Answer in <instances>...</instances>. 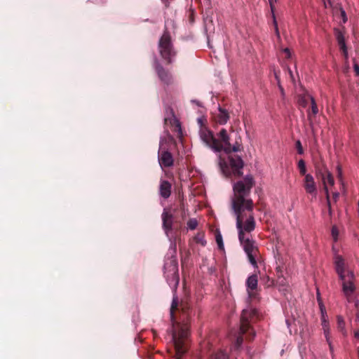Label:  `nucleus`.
Here are the masks:
<instances>
[{
  "mask_svg": "<svg viewBox=\"0 0 359 359\" xmlns=\"http://www.w3.org/2000/svg\"><path fill=\"white\" fill-rule=\"evenodd\" d=\"M253 210L254 207L231 209L236 219L239 241L248 256L250 263L255 268H257V259L259 256V248L255 241L249 235L246 234L251 233L256 227Z\"/></svg>",
  "mask_w": 359,
  "mask_h": 359,
  "instance_id": "1",
  "label": "nucleus"
},
{
  "mask_svg": "<svg viewBox=\"0 0 359 359\" xmlns=\"http://www.w3.org/2000/svg\"><path fill=\"white\" fill-rule=\"evenodd\" d=\"M178 310V302L173 299L170 307V318L172 322V336L177 359H181L187 352L186 341L189 335V325L187 322L181 323L175 320V313Z\"/></svg>",
  "mask_w": 359,
  "mask_h": 359,
  "instance_id": "2",
  "label": "nucleus"
},
{
  "mask_svg": "<svg viewBox=\"0 0 359 359\" xmlns=\"http://www.w3.org/2000/svg\"><path fill=\"white\" fill-rule=\"evenodd\" d=\"M240 142L238 140L236 141L233 145H231L229 143V147L228 146L225 148L224 151L226 154H229L228 162L224 159L219 157V165L221 171L226 177H240L243 175V168L244 165V163L242 158L236 154H231L232 151L237 152L241 151V137H238Z\"/></svg>",
  "mask_w": 359,
  "mask_h": 359,
  "instance_id": "3",
  "label": "nucleus"
},
{
  "mask_svg": "<svg viewBox=\"0 0 359 359\" xmlns=\"http://www.w3.org/2000/svg\"><path fill=\"white\" fill-rule=\"evenodd\" d=\"M255 185L252 175H246L243 179L238 180L233 185V196L231 198V207L251 208L254 203L250 198L251 189Z\"/></svg>",
  "mask_w": 359,
  "mask_h": 359,
  "instance_id": "4",
  "label": "nucleus"
},
{
  "mask_svg": "<svg viewBox=\"0 0 359 359\" xmlns=\"http://www.w3.org/2000/svg\"><path fill=\"white\" fill-rule=\"evenodd\" d=\"M259 318L257 310L248 306L242 311L239 332L236 337L235 347L239 348L243 341V335H246V339L251 341L255 336V332L251 326V323L255 322Z\"/></svg>",
  "mask_w": 359,
  "mask_h": 359,
  "instance_id": "5",
  "label": "nucleus"
},
{
  "mask_svg": "<svg viewBox=\"0 0 359 359\" xmlns=\"http://www.w3.org/2000/svg\"><path fill=\"white\" fill-rule=\"evenodd\" d=\"M217 139L212 132L208 128H202L200 131L201 140L215 152L224 151L225 148L229 147V136L226 129L222 128L217 134Z\"/></svg>",
  "mask_w": 359,
  "mask_h": 359,
  "instance_id": "6",
  "label": "nucleus"
},
{
  "mask_svg": "<svg viewBox=\"0 0 359 359\" xmlns=\"http://www.w3.org/2000/svg\"><path fill=\"white\" fill-rule=\"evenodd\" d=\"M158 50L161 58L165 62L166 65L172 63L174 58L177 55V51L172 44L170 34L167 29L164 31L158 41Z\"/></svg>",
  "mask_w": 359,
  "mask_h": 359,
  "instance_id": "7",
  "label": "nucleus"
},
{
  "mask_svg": "<svg viewBox=\"0 0 359 359\" xmlns=\"http://www.w3.org/2000/svg\"><path fill=\"white\" fill-rule=\"evenodd\" d=\"M164 276L170 287L176 290L180 277L178 273V262L175 257H171L165 259L164 266Z\"/></svg>",
  "mask_w": 359,
  "mask_h": 359,
  "instance_id": "8",
  "label": "nucleus"
},
{
  "mask_svg": "<svg viewBox=\"0 0 359 359\" xmlns=\"http://www.w3.org/2000/svg\"><path fill=\"white\" fill-rule=\"evenodd\" d=\"M342 281V291L346 298H349L355 291V285L354 283L355 276L352 271H347L346 275L344 276Z\"/></svg>",
  "mask_w": 359,
  "mask_h": 359,
  "instance_id": "9",
  "label": "nucleus"
},
{
  "mask_svg": "<svg viewBox=\"0 0 359 359\" xmlns=\"http://www.w3.org/2000/svg\"><path fill=\"white\" fill-rule=\"evenodd\" d=\"M155 70L159 79L165 85H170L172 83V76L171 73L165 69L158 61L155 62Z\"/></svg>",
  "mask_w": 359,
  "mask_h": 359,
  "instance_id": "10",
  "label": "nucleus"
},
{
  "mask_svg": "<svg viewBox=\"0 0 359 359\" xmlns=\"http://www.w3.org/2000/svg\"><path fill=\"white\" fill-rule=\"evenodd\" d=\"M316 176L318 178H320L323 184L324 190L327 189V184H329L331 186L334 184V180L332 175V173L327 170V168L324 166L321 169H318L316 171Z\"/></svg>",
  "mask_w": 359,
  "mask_h": 359,
  "instance_id": "11",
  "label": "nucleus"
},
{
  "mask_svg": "<svg viewBox=\"0 0 359 359\" xmlns=\"http://www.w3.org/2000/svg\"><path fill=\"white\" fill-rule=\"evenodd\" d=\"M158 163L161 168H169L173 165L174 159L172 154L167 150H158Z\"/></svg>",
  "mask_w": 359,
  "mask_h": 359,
  "instance_id": "12",
  "label": "nucleus"
},
{
  "mask_svg": "<svg viewBox=\"0 0 359 359\" xmlns=\"http://www.w3.org/2000/svg\"><path fill=\"white\" fill-rule=\"evenodd\" d=\"M162 222H163V229H164L167 236L170 231L172 230V224H173V215L171 212L164 209L162 215H161Z\"/></svg>",
  "mask_w": 359,
  "mask_h": 359,
  "instance_id": "13",
  "label": "nucleus"
},
{
  "mask_svg": "<svg viewBox=\"0 0 359 359\" xmlns=\"http://www.w3.org/2000/svg\"><path fill=\"white\" fill-rule=\"evenodd\" d=\"M304 188L307 194L316 196L317 194V187L313 177L311 174H307L304 179Z\"/></svg>",
  "mask_w": 359,
  "mask_h": 359,
  "instance_id": "14",
  "label": "nucleus"
},
{
  "mask_svg": "<svg viewBox=\"0 0 359 359\" xmlns=\"http://www.w3.org/2000/svg\"><path fill=\"white\" fill-rule=\"evenodd\" d=\"M230 116L227 110L224 108L219 107L218 112L213 115L214 121L220 125H224L229 121Z\"/></svg>",
  "mask_w": 359,
  "mask_h": 359,
  "instance_id": "15",
  "label": "nucleus"
},
{
  "mask_svg": "<svg viewBox=\"0 0 359 359\" xmlns=\"http://www.w3.org/2000/svg\"><path fill=\"white\" fill-rule=\"evenodd\" d=\"M257 283L258 278L257 274H252L247 278L245 285L250 297H252L254 295L253 292L257 287Z\"/></svg>",
  "mask_w": 359,
  "mask_h": 359,
  "instance_id": "16",
  "label": "nucleus"
},
{
  "mask_svg": "<svg viewBox=\"0 0 359 359\" xmlns=\"http://www.w3.org/2000/svg\"><path fill=\"white\" fill-rule=\"evenodd\" d=\"M171 184L165 180H161L159 186V194L161 197L166 199L170 197L171 194Z\"/></svg>",
  "mask_w": 359,
  "mask_h": 359,
  "instance_id": "17",
  "label": "nucleus"
},
{
  "mask_svg": "<svg viewBox=\"0 0 359 359\" xmlns=\"http://www.w3.org/2000/svg\"><path fill=\"white\" fill-rule=\"evenodd\" d=\"M334 264L336 272L338 274L339 279H343L344 276L346 275L344 259L339 255L336 256L334 259Z\"/></svg>",
  "mask_w": 359,
  "mask_h": 359,
  "instance_id": "18",
  "label": "nucleus"
},
{
  "mask_svg": "<svg viewBox=\"0 0 359 359\" xmlns=\"http://www.w3.org/2000/svg\"><path fill=\"white\" fill-rule=\"evenodd\" d=\"M311 109L307 111L308 119L310 121V124H312L313 118L316 116L318 113V108L317 104L315 101V99H311Z\"/></svg>",
  "mask_w": 359,
  "mask_h": 359,
  "instance_id": "19",
  "label": "nucleus"
},
{
  "mask_svg": "<svg viewBox=\"0 0 359 359\" xmlns=\"http://www.w3.org/2000/svg\"><path fill=\"white\" fill-rule=\"evenodd\" d=\"M337 40L338 42V44L340 47V49L342 50L343 55L345 57H348V51L347 48L345 43V39L343 34L340 32H338L337 34Z\"/></svg>",
  "mask_w": 359,
  "mask_h": 359,
  "instance_id": "20",
  "label": "nucleus"
},
{
  "mask_svg": "<svg viewBox=\"0 0 359 359\" xmlns=\"http://www.w3.org/2000/svg\"><path fill=\"white\" fill-rule=\"evenodd\" d=\"M311 99H313L311 95L308 93H304L298 96L297 102L300 107L305 108L307 107L309 102H311Z\"/></svg>",
  "mask_w": 359,
  "mask_h": 359,
  "instance_id": "21",
  "label": "nucleus"
},
{
  "mask_svg": "<svg viewBox=\"0 0 359 359\" xmlns=\"http://www.w3.org/2000/svg\"><path fill=\"white\" fill-rule=\"evenodd\" d=\"M282 271L280 267L277 268L278 278L276 280V284L280 286H285L287 285L286 279L281 275Z\"/></svg>",
  "mask_w": 359,
  "mask_h": 359,
  "instance_id": "22",
  "label": "nucleus"
},
{
  "mask_svg": "<svg viewBox=\"0 0 359 359\" xmlns=\"http://www.w3.org/2000/svg\"><path fill=\"white\" fill-rule=\"evenodd\" d=\"M194 240L196 243L205 246L206 245V241L205 240V235L203 233H198L194 237Z\"/></svg>",
  "mask_w": 359,
  "mask_h": 359,
  "instance_id": "23",
  "label": "nucleus"
},
{
  "mask_svg": "<svg viewBox=\"0 0 359 359\" xmlns=\"http://www.w3.org/2000/svg\"><path fill=\"white\" fill-rule=\"evenodd\" d=\"M261 281L263 283L266 287H269L275 285V281L268 276L262 277Z\"/></svg>",
  "mask_w": 359,
  "mask_h": 359,
  "instance_id": "24",
  "label": "nucleus"
},
{
  "mask_svg": "<svg viewBox=\"0 0 359 359\" xmlns=\"http://www.w3.org/2000/svg\"><path fill=\"white\" fill-rule=\"evenodd\" d=\"M297 166L299 170L300 175L305 177L307 175L305 161L303 159L299 160Z\"/></svg>",
  "mask_w": 359,
  "mask_h": 359,
  "instance_id": "25",
  "label": "nucleus"
},
{
  "mask_svg": "<svg viewBox=\"0 0 359 359\" xmlns=\"http://www.w3.org/2000/svg\"><path fill=\"white\" fill-rule=\"evenodd\" d=\"M337 327L341 332L345 334V322L344 318L340 316H337Z\"/></svg>",
  "mask_w": 359,
  "mask_h": 359,
  "instance_id": "26",
  "label": "nucleus"
},
{
  "mask_svg": "<svg viewBox=\"0 0 359 359\" xmlns=\"http://www.w3.org/2000/svg\"><path fill=\"white\" fill-rule=\"evenodd\" d=\"M212 359H228V356L224 351H219L212 356Z\"/></svg>",
  "mask_w": 359,
  "mask_h": 359,
  "instance_id": "27",
  "label": "nucleus"
},
{
  "mask_svg": "<svg viewBox=\"0 0 359 359\" xmlns=\"http://www.w3.org/2000/svg\"><path fill=\"white\" fill-rule=\"evenodd\" d=\"M325 195H326V200H327V208H328V215H329V217L331 218L332 215V207H331V203H330L328 189H325Z\"/></svg>",
  "mask_w": 359,
  "mask_h": 359,
  "instance_id": "28",
  "label": "nucleus"
},
{
  "mask_svg": "<svg viewBox=\"0 0 359 359\" xmlns=\"http://www.w3.org/2000/svg\"><path fill=\"white\" fill-rule=\"evenodd\" d=\"M198 226V221L195 218H191L187 222V226L191 230H194Z\"/></svg>",
  "mask_w": 359,
  "mask_h": 359,
  "instance_id": "29",
  "label": "nucleus"
},
{
  "mask_svg": "<svg viewBox=\"0 0 359 359\" xmlns=\"http://www.w3.org/2000/svg\"><path fill=\"white\" fill-rule=\"evenodd\" d=\"M271 15H272V18H273V24L274 25L276 34L279 38L280 33H279V30H278V23H277V21L276 19L275 11H273V13H271Z\"/></svg>",
  "mask_w": 359,
  "mask_h": 359,
  "instance_id": "30",
  "label": "nucleus"
},
{
  "mask_svg": "<svg viewBox=\"0 0 359 359\" xmlns=\"http://www.w3.org/2000/svg\"><path fill=\"white\" fill-rule=\"evenodd\" d=\"M216 242L217 243V245H218V248L219 249H223L224 248V244H223V241H222V237L220 234H218L216 236Z\"/></svg>",
  "mask_w": 359,
  "mask_h": 359,
  "instance_id": "31",
  "label": "nucleus"
},
{
  "mask_svg": "<svg viewBox=\"0 0 359 359\" xmlns=\"http://www.w3.org/2000/svg\"><path fill=\"white\" fill-rule=\"evenodd\" d=\"M295 146H296V148L297 149L298 154H304V149H303V147H302V143H301L300 140H297L296 142Z\"/></svg>",
  "mask_w": 359,
  "mask_h": 359,
  "instance_id": "32",
  "label": "nucleus"
},
{
  "mask_svg": "<svg viewBox=\"0 0 359 359\" xmlns=\"http://www.w3.org/2000/svg\"><path fill=\"white\" fill-rule=\"evenodd\" d=\"M318 303H319V306H320V311H321L322 317H324L325 313V309L324 305L323 304V303L321 302V301L320 299L319 293H318Z\"/></svg>",
  "mask_w": 359,
  "mask_h": 359,
  "instance_id": "33",
  "label": "nucleus"
},
{
  "mask_svg": "<svg viewBox=\"0 0 359 359\" xmlns=\"http://www.w3.org/2000/svg\"><path fill=\"white\" fill-rule=\"evenodd\" d=\"M332 235L334 239L336 241L339 235V231L336 226H333L332 228Z\"/></svg>",
  "mask_w": 359,
  "mask_h": 359,
  "instance_id": "34",
  "label": "nucleus"
},
{
  "mask_svg": "<svg viewBox=\"0 0 359 359\" xmlns=\"http://www.w3.org/2000/svg\"><path fill=\"white\" fill-rule=\"evenodd\" d=\"M277 1L278 0H269L271 13H273V11H275V4L277 2Z\"/></svg>",
  "mask_w": 359,
  "mask_h": 359,
  "instance_id": "35",
  "label": "nucleus"
},
{
  "mask_svg": "<svg viewBox=\"0 0 359 359\" xmlns=\"http://www.w3.org/2000/svg\"><path fill=\"white\" fill-rule=\"evenodd\" d=\"M328 325H329V323H328V321H327V320H325V316H324V317H322V326H323V330H324L325 328H329V327H328Z\"/></svg>",
  "mask_w": 359,
  "mask_h": 359,
  "instance_id": "36",
  "label": "nucleus"
},
{
  "mask_svg": "<svg viewBox=\"0 0 359 359\" xmlns=\"http://www.w3.org/2000/svg\"><path fill=\"white\" fill-rule=\"evenodd\" d=\"M189 20L191 23L194 22V12L192 10L189 11Z\"/></svg>",
  "mask_w": 359,
  "mask_h": 359,
  "instance_id": "37",
  "label": "nucleus"
},
{
  "mask_svg": "<svg viewBox=\"0 0 359 359\" xmlns=\"http://www.w3.org/2000/svg\"><path fill=\"white\" fill-rule=\"evenodd\" d=\"M198 123L200 126V130H199V132L201 130L202 128H207L205 126V124H204L203 119L201 118H198Z\"/></svg>",
  "mask_w": 359,
  "mask_h": 359,
  "instance_id": "38",
  "label": "nucleus"
},
{
  "mask_svg": "<svg viewBox=\"0 0 359 359\" xmlns=\"http://www.w3.org/2000/svg\"><path fill=\"white\" fill-rule=\"evenodd\" d=\"M324 334L326 338V340L327 342H329L330 340V329L329 328H325L324 329Z\"/></svg>",
  "mask_w": 359,
  "mask_h": 359,
  "instance_id": "39",
  "label": "nucleus"
},
{
  "mask_svg": "<svg viewBox=\"0 0 359 359\" xmlns=\"http://www.w3.org/2000/svg\"><path fill=\"white\" fill-rule=\"evenodd\" d=\"M353 69L356 76H359V65L358 63L355 62L353 64Z\"/></svg>",
  "mask_w": 359,
  "mask_h": 359,
  "instance_id": "40",
  "label": "nucleus"
},
{
  "mask_svg": "<svg viewBox=\"0 0 359 359\" xmlns=\"http://www.w3.org/2000/svg\"><path fill=\"white\" fill-rule=\"evenodd\" d=\"M284 53L286 54V57L290 58L291 56L290 50L289 48H286L284 49Z\"/></svg>",
  "mask_w": 359,
  "mask_h": 359,
  "instance_id": "41",
  "label": "nucleus"
},
{
  "mask_svg": "<svg viewBox=\"0 0 359 359\" xmlns=\"http://www.w3.org/2000/svg\"><path fill=\"white\" fill-rule=\"evenodd\" d=\"M339 196V194L338 192H334L332 194L333 200L336 202Z\"/></svg>",
  "mask_w": 359,
  "mask_h": 359,
  "instance_id": "42",
  "label": "nucleus"
},
{
  "mask_svg": "<svg viewBox=\"0 0 359 359\" xmlns=\"http://www.w3.org/2000/svg\"><path fill=\"white\" fill-rule=\"evenodd\" d=\"M176 128L177 130L179 131L180 133H181V126H180V124L179 123H177V126H176Z\"/></svg>",
  "mask_w": 359,
  "mask_h": 359,
  "instance_id": "43",
  "label": "nucleus"
},
{
  "mask_svg": "<svg viewBox=\"0 0 359 359\" xmlns=\"http://www.w3.org/2000/svg\"><path fill=\"white\" fill-rule=\"evenodd\" d=\"M354 336H355V337L356 339H358L359 340V331H358H358H355V332H354Z\"/></svg>",
  "mask_w": 359,
  "mask_h": 359,
  "instance_id": "44",
  "label": "nucleus"
},
{
  "mask_svg": "<svg viewBox=\"0 0 359 359\" xmlns=\"http://www.w3.org/2000/svg\"><path fill=\"white\" fill-rule=\"evenodd\" d=\"M275 77H276V79L277 80L278 83H280L279 76L276 72H275Z\"/></svg>",
  "mask_w": 359,
  "mask_h": 359,
  "instance_id": "45",
  "label": "nucleus"
},
{
  "mask_svg": "<svg viewBox=\"0 0 359 359\" xmlns=\"http://www.w3.org/2000/svg\"><path fill=\"white\" fill-rule=\"evenodd\" d=\"M337 169H338V175H339V177H341V168L339 167H338Z\"/></svg>",
  "mask_w": 359,
  "mask_h": 359,
  "instance_id": "46",
  "label": "nucleus"
},
{
  "mask_svg": "<svg viewBox=\"0 0 359 359\" xmlns=\"http://www.w3.org/2000/svg\"><path fill=\"white\" fill-rule=\"evenodd\" d=\"M327 343L329 344L330 351L332 352L333 348H332V344H331L330 341L329 340V342H327Z\"/></svg>",
  "mask_w": 359,
  "mask_h": 359,
  "instance_id": "47",
  "label": "nucleus"
},
{
  "mask_svg": "<svg viewBox=\"0 0 359 359\" xmlns=\"http://www.w3.org/2000/svg\"><path fill=\"white\" fill-rule=\"evenodd\" d=\"M279 88H280V93L283 95L284 94V90L283 88V87L279 84Z\"/></svg>",
  "mask_w": 359,
  "mask_h": 359,
  "instance_id": "48",
  "label": "nucleus"
},
{
  "mask_svg": "<svg viewBox=\"0 0 359 359\" xmlns=\"http://www.w3.org/2000/svg\"><path fill=\"white\" fill-rule=\"evenodd\" d=\"M194 102L196 103V104L199 105V102H196V101H194Z\"/></svg>",
  "mask_w": 359,
  "mask_h": 359,
  "instance_id": "49",
  "label": "nucleus"
}]
</instances>
